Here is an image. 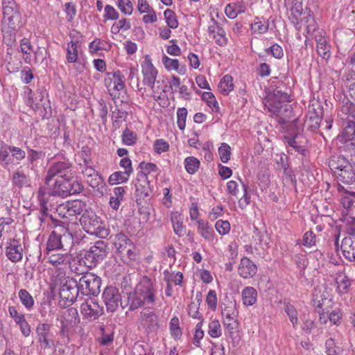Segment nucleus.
<instances>
[{
  "mask_svg": "<svg viewBox=\"0 0 355 355\" xmlns=\"http://www.w3.org/2000/svg\"><path fill=\"white\" fill-rule=\"evenodd\" d=\"M2 32L4 42L12 44L15 40V32L20 26L21 15L14 0H3Z\"/></svg>",
  "mask_w": 355,
  "mask_h": 355,
  "instance_id": "f257e3e1",
  "label": "nucleus"
},
{
  "mask_svg": "<svg viewBox=\"0 0 355 355\" xmlns=\"http://www.w3.org/2000/svg\"><path fill=\"white\" fill-rule=\"evenodd\" d=\"M157 289L148 278H144L130 294V309L135 310L143 306L153 304L157 299Z\"/></svg>",
  "mask_w": 355,
  "mask_h": 355,
  "instance_id": "f03ea898",
  "label": "nucleus"
},
{
  "mask_svg": "<svg viewBox=\"0 0 355 355\" xmlns=\"http://www.w3.org/2000/svg\"><path fill=\"white\" fill-rule=\"evenodd\" d=\"M291 96L286 92L278 89L274 90L272 94L265 99L264 105L268 112L274 115L282 116L284 112L290 110L291 105L287 103L291 102Z\"/></svg>",
  "mask_w": 355,
  "mask_h": 355,
  "instance_id": "7ed1b4c3",
  "label": "nucleus"
},
{
  "mask_svg": "<svg viewBox=\"0 0 355 355\" xmlns=\"http://www.w3.org/2000/svg\"><path fill=\"white\" fill-rule=\"evenodd\" d=\"M73 236L69 227H57L48 239L47 250L49 252L63 248L67 250L72 246Z\"/></svg>",
  "mask_w": 355,
  "mask_h": 355,
  "instance_id": "20e7f679",
  "label": "nucleus"
},
{
  "mask_svg": "<svg viewBox=\"0 0 355 355\" xmlns=\"http://www.w3.org/2000/svg\"><path fill=\"white\" fill-rule=\"evenodd\" d=\"M83 190L82 184L73 178L56 179L51 189L53 196L67 197L80 193Z\"/></svg>",
  "mask_w": 355,
  "mask_h": 355,
  "instance_id": "39448f33",
  "label": "nucleus"
},
{
  "mask_svg": "<svg viewBox=\"0 0 355 355\" xmlns=\"http://www.w3.org/2000/svg\"><path fill=\"white\" fill-rule=\"evenodd\" d=\"M86 204L81 200L67 201L57 207L59 216L63 219L69 220L72 224H76L77 217L83 214Z\"/></svg>",
  "mask_w": 355,
  "mask_h": 355,
  "instance_id": "423d86ee",
  "label": "nucleus"
},
{
  "mask_svg": "<svg viewBox=\"0 0 355 355\" xmlns=\"http://www.w3.org/2000/svg\"><path fill=\"white\" fill-rule=\"evenodd\" d=\"M73 176L72 164L69 159L62 158L61 160H56L50 164L45 178V182L49 184L50 181L55 177H57V179H62L73 178Z\"/></svg>",
  "mask_w": 355,
  "mask_h": 355,
  "instance_id": "0eeeda50",
  "label": "nucleus"
},
{
  "mask_svg": "<svg viewBox=\"0 0 355 355\" xmlns=\"http://www.w3.org/2000/svg\"><path fill=\"white\" fill-rule=\"evenodd\" d=\"M101 278L92 272H86L79 279L78 288L85 295H96L100 292Z\"/></svg>",
  "mask_w": 355,
  "mask_h": 355,
  "instance_id": "6e6552de",
  "label": "nucleus"
},
{
  "mask_svg": "<svg viewBox=\"0 0 355 355\" xmlns=\"http://www.w3.org/2000/svg\"><path fill=\"white\" fill-rule=\"evenodd\" d=\"M124 78L123 72L119 70L105 73L104 85L111 96H116L124 89Z\"/></svg>",
  "mask_w": 355,
  "mask_h": 355,
  "instance_id": "1a4fd4ad",
  "label": "nucleus"
},
{
  "mask_svg": "<svg viewBox=\"0 0 355 355\" xmlns=\"http://www.w3.org/2000/svg\"><path fill=\"white\" fill-rule=\"evenodd\" d=\"M80 222L87 233L91 235H98L101 221L94 211L85 209L80 218Z\"/></svg>",
  "mask_w": 355,
  "mask_h": 355,
  "instance_id": "9d476101",
  "label": "nucleus"
},
{
  "mask_svg": "<svg viewBox=\"0 0 355 355\" xmlns=\"http://www.w3.org/2000/svg\"><path fill=\"white\" fill-rule=\"evenodd\" d=\"M141 73L143 75L144 84L154 92L158 71L152 63L151 58L149 55H146L144 60L141 63Z\"/></svg>",
  "mask_w": 355,
  "mask_h": 355,
  "instance_id": "9b49d317",
  "label": "nucleus"
},
{
  "mask_svg": "<svg viewBox=\"0 0 355 355\" xmlns=\"http://www.w3.org/2000/svg\"><path fill=\"white\" fill-rule=\"evenodd\" d=\"M78 282L73 278L67 277L61 283L60 296L67 302L73 303L78 294Z\"/></svg>",
  "mask_w": 355,
  "mask_h": 355,
  "instance_id": "f8f14e48",
  "label": "nucleus"
},
{
  "mask_svg": "<svg viewBox=\"0 0 355 355\" xmlns=\"http://www.w3.org/2000/svg\"><path fill=\"white\" fill-rule=\"evenodd\" d=\"M330 302L329 291L324 286H318L313 293V304L318 309V312L320 314V320L325 318L324 306L326 304H329ZM324 322H326L325 319H324Z\"/></svg>",
  "mask_w": 355,
  "mask_h": 355,
  "instance_id": "ddd939ff",
  "label": "nucleus"
},
{
  "mask_svg": "<svg viewBox=\"0 0 355 355\" xmlns=\"http://www.w3.org/2000/svg\"><path fill=\"white\" fill-rule=\"evenodd\" d=\"M80 311L86 319L92 321L103 313V309L95 299L89 298L82 303Z\"/></svg>",
  "mask_w": 355,
  "mask_h": 355,
  "instance_id": "4468645a",
  "label": "nucleus"
},
{
  "mask_svg": "<svg viewBox=\"0 0 355 355\" xmlns=\"http://www.w3.org/2000/svg\"><path fill=\"white\" fill-rule=\"evenodd\" d=\"M107 311L114 312L119 307L121 297L118 289L113 286L105 288L102 294Z\"/></svg>",
  "mask_w": 355,
  "mask_h": 355,
  "instance_id": "2eb2a0df",
  "label": "nucleus"
},
{
  "mask_svg": "<svg viewBox=\"0 0 355 355\" xmlns=\"http://www.w3.org/2000/svg\"><path fill=\"white\" fill-rule=\"evenodd\" d=\"M6 255L12 262L19 261L23 257V248L18 239H12L7 242Z\"/></svg>",
  "mask_w": 355,
  "mask_h": 355,
  "instance_id": "dca6fc26",
  "label": "nucleus"
},
{
  "mask_svg": "<svg viewBox=\"0 0 355 355\" xmlns=\"http://www.w3.org/2000/svg\"><path fill=\"white\" fill-rule=\"evenodd\" d=\"M135 187L136 195L140 198L148 196L151 192L150 182L144 173H137L135 180L133 182Z\"/></svg>",
  "mask_w": 355,
  "mask_h": 355,
  "instance_id": "f3484780",
  "label": "nucleus"
},
{
  "mask_svg": "<svg viewBox=\"0 0 355 355\" xmlns=\"http://www.w3.org/2000/svg\"><path fill=\"white\" fill-rule=\"evenodd\" d=\"M197 229L202 237L207 240L211 245L218 242V237L207 220L199 219L197 221Z\"/></svg>",
  "mask_w": 355,
  "mask_h": 355,
  "instance_id": "a211bd4d",
  "label": "nucleus"
},
{
  "mask_svg": "<svg viewBox=\"0 0 355 355\" xmlns=\"http://www.w3.org/2000/svg\"><path fill=\"white\" fill-rule=\"evenodd\" d=\"M140 324L144 327L149 329L157 326L158 316L153 309L145 308L141 311Z\"/></svg>",
  "mask_w": 355,
  "mask_h": 355,
  "instance_id": "6ab92c4d",
  "label": "nucleus"
},
{
  "mask_svg": "<svg viewBox=\"0 0 355 355\" xmlns=\"http://www.w3.org/2000/svg\"><path fill=\"white\" fill-rule=\"evenodd\" d=\"M257 271V266L248 257L241 259L238 272L239 275L245 279L252 277Z\"/></svg>",
  "mask_w": 355,
  "mask_h": 355,
  "instance_id": "aec40b11",
  "label": "nucleus"
},
{
  "mask_svg": "<svg viewBox=\"0 0 355 355\" xmlns=\"http://www.w3.org/2000/svg\"><path fill=\"white\" fill-rule=\"evenodd\" d=\"M248 6V0H241L227 4L225 8V12L230 19H235L239 14L243 13Z\"/></svg>",
  "mask_w": 355,
  "mask_h": 355,
  "instance_id": "412c9836",
  "label": "nucleus"
},
{
  "mask_svg": "<svg viewBox=\"0 0 355 355\" xmlns=\"http://www.w3.org/2000/svg\"><path fill=\"white\" fill-rule=\"evenodd\" d=\"M162 62L168 71H175L180 75H184L187 71V67L184 64H181L178 59L171 58L164 55L162 58Z\"/></svg>",
  "mask_w": 355,
  "mask_h": 355,
  "instance_id": "4be33fe9",
  "label": "nucleus"
},
{
  "mask_svg": "<svg viewBox=\"0 0 355 355\" xmlns=\"http://www.w3.org/2000/svg\"><path fill=\"white\" fill-rule=\"evenodd\" d=\"M285 6L291 12V21L293 24L298 25V17L302 15V0H285Z\"/></svg>",
  "mask_w": 355,
  "mask_h": 355,
  "instance_id": "5701e85b",
  "label": "nucleus"
},
{
  "mask_svg": "<svg viewBox=\"0 0 355 355\" xmlns=\"http://www.w3.org/2000/svg\"><path fill=\"white\" fill-rule=\"evenodd\" d=\"M80 46L78 42L71 40L67 44L66 60L67 64H74L79 62Z\"/></svg>",
  "mask_w": 355,
  "mask_h": 355,
  "instance_id": "b1692460",
  "label": "nucleus"
},
{
  "mask_svg": "<svg viewBox=\"0 0 355 355\" xmlns=\"http://www.w3.org/2000/svg\"><path fill=\"white\" fill-rule=\"evenodd\" d=\"M334 175L338 182L345 184H351L355 181V173L352 164L345 167V169L336 171Z\"/></svg>",
  "mask_w": 355,
  "mask_h": 355,
  "instance_id": "393cba45",
  "label": "nucleus"
},
{
  "mask_svg": "<svg viewBox=\"0 0 355 355\" xmlns=\"http://www.w3.org/2000/svg\"><path fill=\"white\" fill-rule=\"evenodd\" d=\"M316 42V48L318 53L323 59L327 60L330 57V46L328 44L327 39L318 32L314 35Z\"/></svg>",
  "mask_w": 355,
  "mask_h": 355,
  "instance_id": "a878e982",
  "label": "nucleus"
},
{
  "mask_svg": "<svg viewBox=\"0 0 355 355\" xmlns=\"http://www.w3.org/2000/svg\"><path fill=\"white\" fill-rule=\"evenodd\" d=\"M335 282L337 292L339 294L349 293L351 287V281L343 272L339 271L336 274Z\"/></svg>",
  "mask_w": 355,
  "mask_h": 355,
  "instance_id": "bb28decb",
  "label": "nucleus"
},
{
  "mask_svg": "<svg viewBox=\"0 0 355 355\" xmlns=\"http://www.w3.org/2000/svg\"><path fill=\"white\" fill-rule=\"evenodd\" d=\"M51 326L48 324H39L36 328V334L38 336V340L41 345L45 347L50 346L51 341L49 340Z\"/></svg>",
  "mask_w": 355,
  "mask_h": 355,
  "instance_id": "cd10ccee",
  "label": "nucleus"
},
{
  "mask_svg": "<svg viewBox=\"0 0 355 355\" xmlns=\"http://www.w3.org/2000/svg\"><path fill=\"white\" fill-rule=\"evenodd\" d=\"M48 261L54 266L61 268L70 263L71 257L68 253H52L48 252Z\"/></svg>",
  "mask_w": 355,
  "mask_h": 355,
  "instance_id": "c85d7f7f",
  "label": "nucleus"
},
{
  "mask_svg": "<svg viewBox=\"0 0 355 355\" xmlns=\"http://www.w3.org/2000/svg\"><path fill=\"white\" fill-rule=\"evenodd\" d=\"M19 51L22 53V59L26 64H31L32 62V53H33V46L28 38H23L19 43Z\"/></svg>",
  "mask_w": 355,
  "mask_h": 355,
  "instance_id": "c756f323",
  "label": "nucleus"
},
{
  "mask_svg": "<svg viewBox=\"0 0 355 355\" xmlns=\"http://www.w3.org/2000/svg\"><path fill=\"white\" fill-rule=\"evenodd\" d=\"M341 249L346 259L355 261V240L350 237H345L343 240Z\"/></svg>",
  "mask_w": 355,
  "mask_h": 355,
  "instance_id": "7c9ffc66",
  "label": "nucleus"
},
{
  "mask_svg": "<svg viewBox=\"0 0 355 355\" xmlns=\"http://www.w3.org/2000/svg\"><path fill=\"white\" fill-rule=\"evenodd\" d=\"M12 182L15 187L18 188L29 187L31 186V178L20 167L13 173Z\"/></svg>",
  "mask_w": 355,
  "mask_h": 355,
  "instance_id": "2f4dec72",
  "label": "nucleus"
},
{
  "mask_svg": "<svg viewBox=\"0 0 355 355\" xmlns=\"http://www.w3.org/2000/svg\"><path fill=\"white\" fill-rule=\"evenodd\" d=\"M257 291L252 286H247L242 290L241 298L243 305L250 306L254 305L257 301Z\"/></svg>",
  "mask_w": 355,
  "mask_h": 355,
  "instance_id": "473e14b6",
  "label": "nucleus"
},
{
  "mask_svg": "<svg viewBox=\"0 0 355 355\" xmlns=\"http://www.w3.org/2000/svg\"><path fill=\"white\" fill-rule=\"evenodd\" d=\"M269 28V22L263 17H255L254 21L250 25V31L254 35H263L268 32Z\"/></svg>",
  "mask_w": 355,
  "mask_h": 355,
  "instance_id": "72a5a7b5",
  "label": "nucleus"
},
{
  "mask_svg": "<svg viewBox=\"0 0 355 355\" xmlns=\"http://www.w3.org/2000/svg\"><path fill=\"white\" fill-rule=\"evenodd\" d=\"M171 220L175 233L179 236H184L186 232V230L182 225L183 217L182 214L178 211L172 212L171 214Z\"/></svg>",
  "mask_w": 355,
  "mask_h": 355,
  "instance_id": "f704fd0d",
  "label": "nucleus"
},
{
  "mask_svg": "<svg viewBox=\"0 0 355 355\" xmlns=\"http://www.w3.org/2000/svg\"><path fill=\"white\" fill-rule=\"evenodd\" d=\"M339 192H343L341 196L340 202L344 208L349 209L355 206V192H349L341 185H338Z\"/></svg>",
  "mask_w": 355,
  "mask_h": 355,
  "instance_id": "c9c22d12",
  "label": "nucleus"
},
{
  "mask_svg": "<svg viewBox=\"0 0 355 355\" xmlns=\"http://www.w3.org/2000/svg\"><path fill=\"white\" fill-rule=\"evenodd\" d=\"M351 163L343 155H334L329 161V167L334 174L336 173V171L345 169Z\"/></svg>",
  "mask_w": 355,
  "mask_h": 355,
  "instance_id": "e433bc0d",
  "label": "nucleus"
},
{
  "mask_svg": "<svg viewBox=\"0 0 355 355\" xmlns=\"http://www.w3.org/2000/svg\"><path fill=\"white\" fill-rule=\"evenodd\" d=\"M114 246L119 253H123L129 247H132V243L123 233H119L116 236Z\"/></svg>",
  "mask_w": 355,
  "mask_h": 355,
  "instance_id": "4c0bfd02",
  "label": "nucleus"
},
{
  "mask_svg": "<svg viewBox=\"0 0 355 355\" xmlns=\"http://www.w3.org/2000/svg\"><path fill=\"white\" fill-rule=\"evenodd\" d=\"M234 87L233 78L230 75L224 76L218 84L220 92L225 96L228 95L234 89Z\"/></svg>",
  "mask_w": 355,
  "mask_h": 355,
  "instance_id": "58836bf2",
  "label": "nucleus"
},
{
  "mask_svg": "<svg viewBox=\"0 0 355 355\" xmlns=\"http://www.w3.org/2000/svg\"><path fill=\"white\" fill-rule=\"evenodd\" d=\"M89 251L96 258V260L100 262L106 256V245L103 241H98L90 247Z\"/></svg>",
  "mask_w": 355,
  "mask_h": 355,
  "instance_id": "ea45409f",
  "label": "nucleus"
},
{
  "mask_svg": "<svg viewBox=\"0 0 355 355\" xmlns=\"http://www.w3.org/2000/svg\"><path fill=\"white\" fill-rule=\"evenodd\" d=\"M164 279L166 283L182 286L183 281V274L181 272H170L167 270L164 271Z\"/></svg>",
  "mask_w": 355,
  "mask_h": 355,
  "instance_id": "a19ab883",
  "label": "nucleus"
},
{
  "mask_svg": "<svg viewBox=\"0 0 355 355\" xmlns=\"http://www.w3.org/2000/svg\"><path fill=\"white\" fill-rule=\"evenodd\" d=\"M222 315L224 318L225 324H228L227 322L234 320L237 315L235 303L225 305L224 307L222 308Z\"/></svg>",
  "mask_w": 355,
  "mask_h": 355,
  "instance_id": "79ce46f5",
  "label": "nucleus"
},
{
  "mask_svg": "<svg viewBox=\"0 0 355 355\" xmlns=\"http://www.w3.org/2000/svg\"><path fill=\"white\" fill-rule=\"evenodd\" d=\"M130 175L122 171H116L112 173L108 178V183L110 185H116L127 182Z\"/></svg>",
  "mask_w": 355,
  "mask_h": 355,
  "instance_id": "37998d69",
  "label": "nucleus"
},
{
  "mask_svg": "<svg viewBox=\"0 0 355 355\" xmlns=\"http://www.w3.org/2000/svg\"><path fill=\"white\" fill-rule=\"evenodd\" d=\"M184 168L189 174H194L200 167V162L195 157H187L184 159Z\"/></svg>",
  "mask_w": 355,
  "mask_h": 355,
  "instance_id": "c03bdc74",
  "label": "nucleus"
},
{
  "mask_svg": "<svg viewBox=\"0 0 355 355\" xmlns=\"http://www.w3.org/2000/svg\"><path fill=\"white\" fill-rule=\"evenodd\" d=\"M202 99L206 102L212 112H218L219 111L218 103L212 93L208 92H203Z\"/></svg>",
  "mask_w": 355,
  "mask_h": 355,
  "instance_id": "a18cd8bd",
  "label": "nucleus"
},
{
  "mask_svg": "<svg viewBox=\"0 0 355 355\" xmlns=\"http://www.w3.org/2000/svg\"><path fill=\"white\" fill-rule=\"evenodd\" d=\"M131 27L130 20L122 19L115 23L111 27V33L112 34H118L120 31H127Z\"/></svg>",
  "mask_w": 355,
  "mask_h": 355,
  "instance_id": "49530a36",
  "label": "nucleus"
},
{
  "mask_svg": "<svg viewBox=\"0 0 355 355\" xmlns=\"http://www.w3.org/2000/svg\"><path fill=\"white\" fill-rule=\"evenodd\" d=\"M11 146L4 145L0 149V161L3 163V166H7L12 164L11 157Z\"/></svg>",
  "mask_w": 355,
  "mask_h": 355,
  "instance_id": "de8ad7c7",
  "label": "nucleus"
},
{
  "mask_svg": "<svg viewBox=\"0 0 355 355\" xmlns=\"http://www.w3.org/2000/svg\"><path fill=\"white\" fill-rule=\"evenodd\" d=\"M164 16L167 26L172 29H175L178 27L179 22L175 13L171 9H166L164 12Z\"/></svg>",
  "mask_w": 355,
  "mask_h": 355,
  "instance_id": "09e8293b",
  "label": "nucleus"
},
{
  "mask_svg": "<svg viewBox=\"0 0 355 355\" xmlns=\"http://www.w3.org/2000/svg\"><path fill=\"white\" fill-rule=\"evenodd\" d=\"M208 334L211 338H219L222 335V329L219 320H212L209 322Z\"/></svg>",
  "mask_w": 355,
  "mask_h": 355,
  "instance_id": "8fccbe9b",
  "label": "nucleus"
},
{
  "mask_svg": "<svg viewBox=\"0 0 355 355\" xmlns=\"http://www.w3.org/2000/svg\"><path fill=\"white\" fill-rule=\"evenodd\" d=\"M19 297L22 304L28 309H31L34 305V300L31 295L25 289L19 291Z\"/></svg>",
  "mask_w": 355,
  "mask_h": 355,
  "instance_id": "3c124183",
  "label": "nucleus"
},
{
  "mask_svg": "<svg viewBox=\"0 0 355 355\" xmlns=\"http://www.w3.org/2000/svg\"><path fill=\"white\" fill-rule=\"evenodd\" d=\"M355 135V121H349L347 122L346 125L343 128L340 137L343 141L349 140L353 136Z\"/></svg>",
  "mask_w": 355,
  "mask_h": 355,
  "instance_id": "603ef678",
  "label": "nucleus"
},
{
  "mask_svg": "<svg viewBox=\"0 0 355 355\" xmlns=\"http://www.w3.org/2000/svg\"><path fill=\"white\" fill-rule=\"evenodd\" d=\"M304 20L307 33H317V24L313 15L311 11L308 12L307 15L304 17Z\"/></svg>",
  "mask_w": 355,
  "mask_h": 355,
  "instance_id": "864d4df0",
  "label": "nucleus"
},
{
  "mask_svg": "<svg viewBox=\"0 0 355 355\" xmlns=\"http://www.w3.org/2000/svg\"><path fill=\"white\" fill-rule=\"evenodd\" d=\"M285 311L289 318L293 327L295 329L298 323L297 312L295 306L290 304L285 305Z\"/></svg>",
  "mask_w": 355,
  "mask_h": 355,
  "instance_id": "5fc2aeb1",
  "label": "nucleus"
},
{
  "mask_svg": "<svg viewBox=\"0 0 355 355\" xmlns=\"http://www.w3.org/2000/svg\"><path fill=\"white\" fill-rule=\"evenodd\" d=\"M231 147L226 143H223L218 148L220 159L223 163H227L231 156Z\"/></svg>",
  "mask_w": 355,
  "mask_h": 355,
  "instance_id": "6e6d98bb",
  "label": "nucleus"
},
{
  "mask_svg": "<svg viewBox=\"0 0 355 355\" xmlns=\"http://www.w3.org/2000/svg\"><path fill=\"white\" fill-rule=\"evenodd\" d=\"M187 114L188 112L185 107H180L177 110V124L181 130L185 129Z\"/></svg>",
  "mask_w": 355,
  "mask_h": 355,
  "instance_id": "4d7b16f0",
  "label": "nucleus"
},
{
  "mask_svg": "<svg viewBox=\"0 0 355 355\" xmlns=\"http://www.w3.org/2000/svg\"><path fill=\"white\" fill-rule=\"evenodd\" d=\"M326 353L327 355H342L343 349L336 345L333 338H329L326 341Z\"/></svg>",
  "mask_w": 355,
  "mask_h": 355,
  "instance_id": "13d9d810",
  "label": "nucleus"
},
{
  "mask_svg": "<svg viewBox=\"0 0 355 355\" xmlns=\"http://www.w3.org/2000/svg\"><path fill=\"white\" fill-rule=\"evenodd\" d=\"M215 228L220 235L224 236L229 234L231 225L228 220H218L215 223Z\"/></svg>",
  "mask_w": 355,
  "mask_h": 355,
  "instance_id": "bf43d9fd",
  "label": "nucleus"
},
{
  "mask_svg": "<svg viewBox=\"0 0 355 355\" xmlns=\"http://www.w3.org/2000/svg\"><path fill=\"white\" fill-rule=\"evenodd\" d=\"M99 261L96 260V258L94 257L92 253L88 250L85 254L83 258L79 259L78 260V263H83L85 266H86L88 269L92 268L95 266Z\"/></svg>",
  "mask_w": 355,
  "mask_h": 355,
  "instance_id": "052dcab7",
  "label": "nucleus"
},
{
  "mask_svg": "<svg viewBox=\"0 0 355 355\" xmlns=\"http://www.w3.org/2000/svg\"><path fill=\"white\" fill-rule=\"evenodd\" d=\"M122 141L125 145L132 146L135 144L137 140V135L135 132L125 128L121 135Z\"/></svg>",
  "mask_w": 355,
  "mask_h": 355,
  "instance_id": "680f3d73",
  "label": "nucleus"
},
{
  "mask_svg": "<svg viewBox=\"0 0 355 355\" xmlns=\"http://www.w3.org/2000/svg\"><path fill=\"white\" fill-rule=\"evenodd\" d=\"M80 160L78 164L80 166L83 165H89L91 164V151L87 147H83L78 155Z\"/></svg>",
  "mask_w": 355,
  "mask_h": 355,
  "instance_id": "e2e57ef3",
  "label": "nucleus"
},
{
  "mask_svg": "<svg viewBox=\"0 0 355 355\" xmlns=\"http://www.w3.org/2000/svg\"><path fill=\"white\" fill-rule=\"evenodd\" d=\"M170 331L171 336L175 338H178L182 335V331L180 328L179 319L173 317L170 321Z\"/></svg>",
  "mask_w": 355,
  "mask_h": 355,
  "instance_id": "0e129e2a",
  "label": "nucleus"
},
{
  "mask_svg": "<svg viewBox=\"0 0 355 355\" xmlns=\"http://www.w3.org/2000/svg\"><path fill=\"white\" fill-rule=\"evenodd\" d=\"M206 302L210 309L212 311L216 309L218 304V297L216 292L214 290H210L208 292L206 297Z\"/></svg>",
  "mask_w": 355,
  "mask_h": 355,
  "instance_id": "69168bd1",
  "label": "nucleus"
},
{
  "mask_svg": "<svg viewBox=\"0 0 355 355\" xmlns=\"http://www.w3.org/2000/svg\"><path fill=\"white\" fill-rule=\"evenodd\" d=\"M210 37H212L215 42L219 46H224L227 44L228 39L226 37V33L223 28L213 34Z\"/></svg>",
  "mask_w": 355,
  "mask_h": 355,
  "instance_id": "338daca9",
  "label": "nucleus"
},
{
  "mask_svg": "<svg viewBox=\"0 0 355 355\" xmlns=\"http://www.w3.org/2000/svg\"><path fill=\"white\" fill-rule=\"evenodd\" d=\"M117 6L120 10L125 15H131L133 11V7L130 0H119Z\"/></svg>",
  "mask_w": 355,
  "mask_h": 355,
  "instance_id": "774afa93",
  "label": "nucleus"
}]
</instances>
